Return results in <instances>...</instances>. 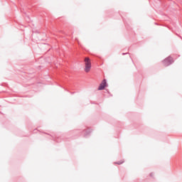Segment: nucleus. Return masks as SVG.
<instances>
[{
  "mask_svg": "<svg viewBox=\"0 0 182 182\" xmlns=\"http://www.w3.org/2000/svg\"><path fill=\"white\" fill-rule=\"evenodd\" d=\"M91 60L89 58H85V72H86V73H89V72H90L91 70Z\"/></svg>",
  "mask_w": 182,
  "mask_h": 182,
  "instance_id": "obj_1",
  "label": "nucleus"
},
{
  "mask_svg": "<svg viewBox=\"0 0 182 182\" xmlns=\"http://www.w3.org/2000/svg\"><path fill=\"white\" fill-rule=\"evenodd\" d=\"M173 63V59L171 57L167 58L166 59L164 60L163 64L165 66H168Z\"/></svg>",
  "mask_w": 182,
  "mask_h": 182,
  "instance_id": "obj_2",
  "label": "nucleus"
},
{
  "mask_svg": "<svg viewBox=\"0 0 182 182\" xmlns=\"http://www.w3.org/2000/svg\"><path fill=\"white\" fill-rule=\"evenodd\" d=\"M106 87H107V81L106 80H103L98 87V90H104V89H105Z\"/></svg>",
  "mask_w": 182,
  "mask_h": 182,
  "instance_id": "obj_3",
  "label": "nucleus"
},
{
  "mask_svg": "<svg viewBox=\"0 0 182 182\" xmlns=\"http://www.w3.org/2000/svg\"><path fill=\"white\" fill-rule=\"evenodd\" d=\"M123 163H124V161H120L116 162L115 164L120 165V164H122Z\"/></svg>",
  "mask_w": 182,
  "mask_h": 182,
  "instance_id": "obj_4",
  "label": "nucleus"
}]
</instances>
